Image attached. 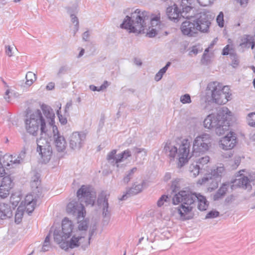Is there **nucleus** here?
I'll use <instances>...</instances> for the list:
<instances>
[{
  "instance_id": "nucleus-20",
  "label": "nucleus",
  "mask_w": 255,
  "mask_h": 255,
  "mask_svg": "<svg viewBox=\"0 0 255 255\" xmlns=\"http://www.w3.org/2000/svg\"><path fill=\"white\" fill-rule=\"evenodd\" d=\"M97 202L99 205L103 207V215L104 217H109L110 214L109 211L108 198L107 195L102 193L99 196Z\"/></svg>"
},
{
  "instance_id": "nucleus-13",
  "label": "nucleus",
  "mask_w": 255,
  "mask_h": 255,
  "mask_svg": "<svg viewBox=\"0 0 255 255\" xmlns=\"http://www.w3.org/2000/svg\"><path fill=\"white\" fill-rule=\"evenodd\" d=\"M117 150L113 149L110 152L107 156V160L108 163L114 166L117 164L118 167V163L123 161L125 159H127L128 157L131 156V153L129 149H127L122 152L121 153L116 154Z\"/></svg>"
},
{
  "instance_id": "nucleus-34",
  "label": "nucleus",
  "mask_w": 255,
  "mask_h": 255,
  "mask_svg": "<svg viewBox=\"0 0 255 255\" xmlns=\"http://www.w3.org/2000/svg\"><path fill=\"white\" fill-rule=\"evenodd\" d=\"M26 82L27 85L30 86L36 80L35 74L32 72H28L26 75Z\"/></svg>"
},
{
  "instance_id": "nucleus-17",
  "label": "nucleus",
  "mask_w": 255,
  "mask_h": 255,
  "mask_svg": "<svg viewBox=\"0 0 255 255\" xmlns=\"http://www.w3.org/2000/svg\"><path fill=\"white\" fill-rule=\"evenodd\" d=\"M233 132H230L220 140V146L224 150L232 149L236 143V137Z\"/></svg>"
},
{
  "instance_id": "nucleus-57",
  "label": "nucleus",
  "mask_w": 255,
  "mask_h": 255,
  "mask_svg": "<svg viewBox=\"0 0 255 255\" xmlns=\"http://www.w3.org/2000/svg\"><path fill=\"white\" fill-rule=\"evenodd\" d=\"M90 36L89 32L88 31H85L82 36L83 39L85 41H88Z\"/></svg>"
},
{
  "instance_id": "nucleus-44",
  "label": "nucleus",
  "mask_w": 255,
  "mask_h": 255,
  "mask_svg": "<svg viewBox=\"0 0 255 255\" xmlns=\"http://www.w3.org/2000/svg\"><path fill=\"white\" fill-rule=\"evenodd\" d=\"M220 213L216 210H212L210 211L206 216L205 219H213L219 217Z\"/></svg>"
},
{
  "instance_id": "nucleus-16",
  "label": "nucleus",
  "mask_w": 255,
  "mask_h": 255,
  "mask_svg": "<svg viewBox=\"0 0 255 255\" xmlns=\"http://www.w3.org/2000/svg\"><path fill=\"white\" fill-rule=\"evenodd\" d=\"M54 143L58 152L64 151L66 147L67 142L64 137L59 133L57 127L53 126Z\"/></svg>"
},
{
  "instance_id": "nucleus-49",
  "label": "nucleus",
  "mask_w": 255,
  "mask_h": 255,
  "mask_svg": "<svg viewBox=\"0 0 255 255\" xmlns=\"http://www.w3.org/2000/svg\"><path fill=\"white\" fill-rule=\"evenodd\" d=\"M201 62L202 64L205 65H207L210 63V58L206 53H204L201 60Z\"/></svg>"
},
{
  "instance_id": "nucleus-33",
  "label": "nucleus",
  "mask_w": 255,
  "mask_h": 255,
  "mask_svg": "<svg viewBox=\"0 0 255 255\" xmlns=\"http://www.w3.org/2000/svg\"><path fill=\"white\" fill-rule=\"evenodd\" d=\"M189 171L194 177H196L200 172H202L203 170H201V168L199 167L196 164H192L190 166Z\"/></svg>"
},
{
  "instance_id": "nucleus-63",
  "label": "nucleus",
  "mask_w": 255,
  "mask_h": 255,
  "mask_svg": "<svg viewBox=\"0 0 255 255\" xmlns=\"http://www.w3.org/2000/svg\"><path fill=\"white\" fill-rule=\"evenodd\" d=\"M237 0L238 1H239L241 5H242L243 6H245L248 2V0Z\"/></svg>"
},
{
  "instance_id": "nucleus-19",
  "label": "nucleus",
  "mask_w": 255,
  "mask_h": 255,
  "mask_svg": "<svg viewBox=\"0 0 255 255\" xmlns=\"http://www.w3.org/2000/svg\"><path fill=\"white\" fill-rule=\"evenodd\" d=\"M219 181H220V179L213 178L212 176H210V175H206L202 178L201 180H199V182H200L201 184L208 183V184H209L208 188V190L212 191L218 187V183Z\"/></svg>"
},
{
  "instance_id": "nucleus-61",
  "label": "nucleus",
  "mask_w": 255,
  "mask_h": 255,
  "mask_svg": "<svg viewBox=\"0 0 255 255\" xmlns=\"http://www.w3.org/2000/svg\"><path fill=\"white\" fill-rule=\"evenodd\" d=\"M90 89L91 90L93 91H101V90H100V87H97L94 85H90Z\"/></svg>"
},
{
  "instance_id": "nucleus-32",
  "label": "nucleus",
  "mask_w": 255,
  "mask_h": 255,
  "mask_svg": "<svg viewBox=\"0 0 255 255\" xmlns=\"http://www.w3.org/2000/svg\"><path fill=\"white\" fill-rule=\"evenodd\" d=\"M40 184V175L38 173H36L31 178V186L32 188L37 189Z\"/></svg>"
},
{
  "instance_id": "nucleus-46",
  "label": "nucleus",
  "mask_w": 255,
  "mask_h": 255,
  "mask_svg": "<svg viewBox=\"0 0 255 255\" xmlns=\"http://www.w3.org/2000/svg\"><path fill=\"white\" fill-rule=\"evenodd\" d=\"M35 204H36V203H32V204H25V206H23L24 207H25V209L26 210V211L28 214H30L33 211V210L35 208ZM22 206H22L21 207H22Z\"/></svg>"
},
{
  "instance_id": "nucleus-14",
  "label": "nucleus",
  "mask_w": 255,
  "mask_h": 255,
  "mask_svg": "<svg viewBox=\"0 0 255 255\" xmlns=\"http://www.w3.org/2000/svg\"><path fill=\"white\" fill-rule=\"evenodd\" d=\"M86 134L84 132H74L69 137V146L73 150H80L86 140Z\"/></svg>"
},
{
  "instance_id": "nucleus-36",
  "label": "nucleus",
  "mask_w": 255,
  "mask_h": 255,
  "mask_svg": "<svg viewBox=\"0 0 255 255\" xmlns=\"http://www.w3.org/2000/svg\"><path fill=\"white\" fill-rule=\"evenodd\" d=\"M35 203H36V201L34 200L33 196L31 194H28L25 196L24 200L21 202L20 206H25L26 204H32Z\"/></svg>"
},
{
  "instance_id": "nucleus-38",
  "label": "nucleus",
  "mask_w": 255,
  "mask_h": 255,
  "mask_svg": "<svg viewBox=\"0 0 255 255\" xmlns=\"http://www.w3.org/2000/svg\"><path fill=\"white\" fill-rule=\"evenodd\" d=\"M20 208L22 207L19 206L15 215V222L17 224H19L21 222L23 216L22 209H20Z\"/></svg>"
},
{
  "instance_id": "nucleus-12",
  "label": "nucleus",
  "mask_w": 255,
  "mask_h": 255,
  "mask_svg": "<svg viewBox=\"0 0 255 255\" xmlns=\"http://www.w3.org/2000/svg\"><path fill=\"white\" fill-rule=\"evenodd\" d=\"M212 138L210 134L205 133L196 137L193 141L191 157L198 156L208 151L211 146Z\"/></svg>"
},
{
  "instance_id": "nucleus-5",
  "label": "nucleus",
  "mask_w": 255,
  "mask_h": 255,
  "mask_svg": "<svg viewBox=\"0 0 255 255\" xmlns=\"http://www.w3.org/2000/svg\"><path fill=\"white\" fill-rule=\"evenodd\" d=\"M197 196V194L189 191H180L173 197L172 201L174 205L182 203L181 205L177 208L178 213L182 220H190L193 218L194 214L192 210Z\"/></svg>"
},
{
  "instance_id": "nucleus-26",
  "label": "nucleus",
  "mask_w": 255,
  "mask_h": 255,
  "mask_svg": "<svg viewBox=\"0 0 255 255\" xmlns=\"http://www.w3.org/2000/svg\"><path fill=\"white\" fill-rule=\"evenodd\" d=\"M196 200L198 202V208L201 211L206 210L208 204L205 197L201 195L198 194Z\"/></svg>"
},
{
  "instance_id": "nucleus-3",
  "label": "nucleus",
  "mask_w": 255,
  "mask_h": 255,
  "mask_svg": "<svg viewBox=\"0 0 255 255\" xmlns=\"http://www.w3.org/2000/svg\"><path fill=\"white\" fill-rule=\"evenodd\" d=\"M77 196L79 202L72 201L67 206V212L75 217L76 220L83 219L86 215V211L82 204L86 205H94L96 198L95 192L88 186L82 185L77 192Z\"/></svg>"
},
{
  "instance_id": "nucleus-23",
  "label": "nucleus",
  "mask_w": 255,
  "mask_h": 255,
  "mask_svg": "<svg viewBox=\"0 0 255 255\" xmlns=\"http://www.w3.org/2000/svg\"><path fill=\"white\" fill-rule=\"evenodd\" d=\"M230 184L229 183H225L222 184L220 188L213 196L214 201L219 200L224 197L228 191Z\"/></svg>"
},
{
  "instance_id": "nucleus-50",
  "label": "nucleus",
  "mask_w": 255,
  "mask_h": 255,
  "mask_svg": "<svg viewBox=\"0 0 255 255\" xmlns=\"http://www.w3.org/2000/svg\"><path fill=\"white\" fill-rule=\"evenodd\" d=\"M199 4L203 6H207L213 2L215 0H197Z\"/></svg>"
},
{
  "instance_id": "nucleus-15",
  "label": "nucleus",
  "mask_w": 255,
  "mask_h": 255,
  "mask_svg": "<svg viewBox=\"0 0 255 255\" xmlns=\"http://www.w3.org/2000/svg\"><path fill=\"white\" fill-rule=\"evenodd\" d=\"M25 156L26 150L25 149L22 150L17 158L14 159L13 158L15 157V156L13 157V155L5 154L3 156V164H4V166H7V167H9L10 165H14L16 166L17 165L22 163L24 161Z\"/></svg>"
},
{
  "instance_id": "nucleus-60",
  "label": "nucleus",
  "mask_w": 255,
  "mask_h": 255,
  "mask_svg": "<svg viewBox=\"0 0 255 255\" xmlns=\"http://www.w3.org/2000/svg\"><path fill=\"white\" fill-rule=\"evenodd\" d=\"M109 86V84L107 81H105L104 83L100 87V90L101 91L105 89Z\"/></svg>"
},
{
  "instance_id": "nucleus-52",
  "label": "nucleus",
  "mask_w": 255,
  "mask_h": 255,
  "mask_svg": "<svg viewBox=\"0 0 255 255\" xmlns=\"http://www.w3.org/2000/svg\"><path fill=\"white\" fill-rule=\"evenodd\" d=\"M222 54L223 55H227L230 54V56H231L233 53H232L231 52H230L229 45H227L223 48Z\"/></svg>"
},
{
  "instance_id": "nucleus-54",
  "label": "nucleus",
  "mask_w": 255,
  "mask_h": 255,
  "mask_svg": "<svg viewBox=\"0 0 255 255\" xmlns=\"http://www.w3.org/2000/svg\"><path fill=\"white\" fill-rule=\"evenodd\" d=\"M5 53L9 57H11L12 56V49L10 46L6 45L5 47Z\"/></svg>"
},
{
  "instance_id": "nucleus-10",
  "label": "nucleus",
  "mask_w": 255,
  "mask_h": 255,
  "mask_svg": "<svg viewBox=\"0 0 255 255\" xmlns=\"http://www.w3.org/2000/svg\"><path fill=\"white\" fill-rule=\"evenodd\" d=\"M13 183L10 175L3 176L0 185V198L4 199L9 195L10 190L12 188ZM12 216V211L7 204L0 201V219L4 220Z\"/></svg>"
},
{
  "instance_id": "nucleus-9",
  "label": "nucleus",
  "mask_w": 255,
  "mask_h": 255,
  "mask_svg": "<svg viewBox=\"0 0 255 255\" xmlns=\"http://www.w3.org/2000/svg\"><path fill=\"white\" fill-rule=\"evenodd\" d=\"M193 5L192 0H182L179 7L176 4L169 6L166 9V14L168 18L177 23L181 18V17L189 18Z\"/></svg>"
},
{
  "instance_id": "nucleus-37",
  "label": "nucleus",
  "mask_w": 255,
  "mask_h": 255,
  "mask_svg": "<svg viewBox=\"0 0 255 255\" xmlns=\"http://www.w3.org/2000/svg\"><path fill=\"white\" fill-rule=\"evenodd\" d=\"M137 170L136 167H133L131 169H130L128 173L124 177L123 179V181L125 183H128L132 178L133 173Z\"/></svg>"
},
{
  "instance_id": "nucleus-29",
  "label": "nucleus",
  "mask_w": 255,
  "mask_h": 255,
  "mask_svg": "<svg viewBox=\"0 0 255 255\" xmlns=\"http://www.w3.org/2000/svg\"><path fill=\"white\" fill-rule=\"evenodd\" d=\"M224 170L223 166L217 167L216 169L212 170L211 173L208 175H210V176H212L213 178L220 180Z\"/></svg>"
},
{
  "instance_id": "nucleus-6",
  "label": "nucleus",
  "mask_w": 255,
  "mask_h": 255,
  "mask_svg": "<svg viewBox=\"0 0 255 255\" xmlns=\"http://www.w3.org/2000/svg\"><path fill=\"white\" fill-rule=\"evenodd\" d=\"M182 23L181 30L185 35L194 36L198 31L207 32L211 24V17L206 13H200L194 19L187 18Z\"/></svg>"
},
{
  "instance_id": "nucleus-21",
  "label": "nucleus",
  "mask_w": 255,
  "mask_h": 255,
  "mask_svg": "<svg viewBox=\"0 0 255 255\" xmlns=\"http://www.w3.org/2000/svg\"><path fill=\"white\" fill-rule=\"evenodd\" d=\"M143 182L142 184H136L134 183L132 186L126 192V194H124L121 198L120 200H125L128 197L135 195L142 191Z\"/></svg>"
},
{
  "instance_id": "nucleus-43",
  "label": "nucleus",
  "mask_w": 255,
  "mask_h": 255,
  "mask_svg": "<svg viewBox=\"0 0 255 255\" xmlns=\"http://www.w3.org/2000/svg\"><path fill=\"white\" fill-rule=\"evenodd\" d=\"M180 102L183 104H190L191 103V97L189 94H186L180 97Z\"/></svg>"
},
{
  "instance_id": "nucleus-39",
  "label": "nucleus",
  "mask_w": 255,
  "mask_h": 255,
  "mask_svg": "<svg viewBox=\"0 0 255 255\" xmlns=\"http://www.w3.org/2000/svg\"><path fill=\"white\" fill-rule=\"evenodd\" d=\"M248 124L251 127H255V112L248 114L247 117Z\"/></svg>"
},
{
  "instance_id": "nucleus-40",
  "label": "nucleus",
  "mask_w": 255,
  "mask_h": 255,
  "mask_svg": "<svg viewBox=\"0 0 255 255\" xmlns=\"http://www.w3.org/2000/svg\"><path fill=\"white\" fill-rule=\"evenodd\" d=\"M159 29L158 28L151 26L149 27V31L147 32V35L149 37H154L157 34Z\"/></svg>"
},
{
  "instance_id": "nucleus-59",
  "label": "nucleus",
  "mask_w": 255,
  "mask_h": 255,
  "mask_svg": "<svg viewBox=\"0 0 255 255\" xmlns=\"http://www.w3.org/2000/svg\"><path fill=\"white\" fill-rule=\"evenodd\" d=\"M9 93H10L9 90H7L6 91L5 93V95H4V98L8 102H9L10 101V97L9 95Z\"/></svg>"
},
{
  "instance_id": "nucleus-25",
  "label": "nucleus",
  "mask_w": 255,
  "mask_h": 255,
  "mask_svg": "<svg viewBox=\"0 0 255 255\" xmlns=\"http://www.w3.org/2000/svg\"><path fill=\"white\" fill-rule=\"evenodd\" d=\"M41 108L44 115L47 119H49V124L53 127L54 126L55 115L52 110L49 107L44 105L42 106Z\"/></svg>"
},
{
  "instance_id": "nucleus-4",
  "label": "nucleus",
  "mask_w": 255,
  "mask_h": 255,
  "mask_svg": "<svg viewBox=\"0 0 255 255\" xmlns=\"http://www.w3.org/2000/svg\"><path fill=\"white\" fill-rule=\"evenodd\" d=\"M232 113L225 107L220 108L216 114L208 115L204 121V126L209 129L215 128L218 135L225 133L229 130Z\"/></svg>"
},
{
  "instance_id": "nucleus-28",
  "label": "nucleus",
  "mask_w": 255,
  "mask_h": 255,
  "mask_svg": "<svg viewBox=\"0 0 255 255\" xmlns=\"http://www.w3.org/2000/svg\"><path fill=\"white\" fill-rule=\"evenodd\" d=\"M36 143L37 145V151L51 146L48 139L42 137L38 138Z\"/></svg>"
},
{
  "instance_id": "nucleus-41",
  "label": "nucleus",
  "mask_w": 255,
  "mask_h": 255,
  "mask_svg": "<svg viewBox=\"0 0 255 255\" xmlns=\"http://www.w3.org/2000/svg\"><path fill=\"white\" fill-rule=\"evenodd\" d=\"M216 21L218 25L220 27H223L224 26V13L222 11L220 12L216 18Z\"/></svg>"
},
{
  "instance_id": "nucleus-62",
  "label": "nucleus",
  "mask_w": 255,
  "mask_h": 255,
  "mask_svg": "<svg viewBox=\"0 0 255 255\" xmlns=\"http://www.w3.org/2000/svg\"><path fill=\"white\" fill-rule=\"evenodd\" d=\"M72 105V101H70L69 102L67 103V104L66 105V106H65V113H66L67 112V110L70 107H71Z\"/></svg>"
},
{
  "instance_id": "nucleus-8",
  "label": "nucleus",
  "mask_w": 255,
  "mask_h": 255,
  "mask_svg": "<svg viewBox=\"0 0 255 255\" xmlns=\"http://www.w3.org/2000/svg\"><path fill=\"white\" fill-rule=\"evenodd\" d=\"M25 128L27 132L33 135H37L40 129L41 133H46V122L39 110L32 114H27L25 119Z\"/></svg>"
},
{
  "instance_id": "nucleus-53",
  "label": "nucleus",
  "mask_w": 255,
  "mask_h": 255,
  "mask_svg": "<svg viewBox=\"0 0 255 255\" xmlns=\"http://www.w3.org/2000/svg\"><path fill=\"white\" fill-rule=\"evenodd\" d=\"M231 56L232 59V64L234 65H238L239 63V60L237 55L233 53Z\"/></svg>"
},
{
  "instance_id": "nucleus-35",
  "label": "nucleus",
  "mask_w": 255,
  "mask_h": 255,
  "mask_svg": "<svg viewBox=\"0 0 255 255\" xmlns=\"http://www.w3.org/2000/svg\"><path fill=\"white\" fill-rule=\"evenodd\" d=\"M252 37L248 36L244 39V41L240 44V46L242 47H250L251 46V48L253 49L255 47V43L253 41H251Z\"/></svg>"
},
{
  "instance_id": "nucleus-24",
  "label": "nucleus",
  "mask_w": 255,
  "mask_h": 255,
  "mask_svg": "<svg viewBox=\"0 0 255 255\" xmlns=\"http://www.w3.org/2000/svg\"><path fill=\"white\" fill-rule=\"evenodd\" d=\"M37 151L41 155L43 162L46 163L49 162L52 153V147L51 146L42 148L41 150H39Z\"/></svg>"
},
{
  "instance_id": "nucleus-48",
  "label": "nucleus",
  "mask_w": 255,
  "mask_h": 255,
  "mask_svg": "<svg viewBox=\"0 0 255 255\" xmlns=\"http://www.w3.org/2000/svg\"><path fill=\"white\" fill-rule=\"evenodd\" d=\"M68 70V67L66 66H61L57 73V76L58 77H61L62 75L65 74Z\"/></svg>"
},
{
  "instance_id": "nucleus-1",
  "label": "nucleus",
  "mask_w": 255,
  "mask_h": 255,
  "mask_svg": "<svg viewBox=\"0 0 255 255\" xmlns=\"http://www.w3.org/2000/svg\"><path fill=\"white\" fill-rule=\"evenodd\" d=\"M149 20L151 27L160 29V13L152 14L150 16L149 12L136 9L131 12L130 16H126L121 24V27L129 30L130 33H144V30L146 27L147 21L148 22Z\"/></svg>"
},
{
  "instance_id": "nucleus-58",
  "label": "nucleus",
  "mask_w": 255,
  "mask_h": 255,
  "mask_svg": "<svg viewBox=\"0 0 255 255\" xmlns=\"http://www.w3.org/2000/svg\"><path fill=\"white\" fill-rule=\"evenodd\" d=\"M55 84L53 82H49L46 86V89L48 90H51L54 88Z\"/></svg>"
},
{
  "instance_id": "nucleus-47",
  "label": "nucleus",
  "mask_w": 255,
  "mask_h": 255,
  "mask_svg": "<svg viewBox=\"0 0 255 255\" xmlns=\"http://www.w3.org/2000/svg\"><path fill=\"white\" fill-rule=\"evenodd\" d=\"M60 109H61V107H60L59 109L58 110H57V114L58 117L59 122H60V123L62 125H64L67 123V120L66 118L63 117L61 114H60Z\"/></svg>"
},
{
  "instance_id": "nucleus-56",
  "label": "nucleus",
  "mask_w": 255,
  "mask_h": 255,
  "mask_svg": "<svg viewBox=\"0 0 255 255\" xmlns=\"http://www.w3.org/2000/svg\"><path fill=\"white\" fill-rule=\"evenodd\" d=\"M50 242L46 243L44 242L43 245L42 247V251L43 252H46L48 250V248L49 247Z\"/></svg>"
},
{
  "instance_id": "nucleus-30",
  "label": "nucleus",
  "mask_w": 255,
  "mask_h": 255,
  "mask_svg": "<svg viewBox=\"0 0 255 255\" xmlns=\"http://www.w3.org/2000/svg\"><path fill=\"white\" fill-rule=\"evenodd\" d=\"M77 8L75 7V10L73 11H71L70 8H68V12L70 14V17L71 18V21L73 23H75L74 27V34L78 30L79 27V21L78 18L75 16L74 13L72 12H75L76 11Z\"/></svg>"
},
{
  "instance_id": "nucleus-64",
  "label": "nucleus",
  "mask_w": 255,
  "mask_h": 255,
  "mask_svg": "<svg viewBox=\"0 0 255 255\" xmlns=\"http://www.w3.org/2000/svg\"><path fill=\"white\" fill-rule=\"evenodd\" d=\"M190 52L196 55L198 53V50L196 47H193Z\"/></svg>"
},
{
  "instance_id": "nucleus-7",
  "label": "nucleus",
  "mask_w": 255,
  "mask_h": 255,
  "mask_svg": "<svg viewBox=\"0 0 255 255\" xmlns=\"http://www.w3.org/2000/svg\"><path fill=\"white\" fill-rule=\"evenodd\" d=\"M190 142L188 139H184L181 144L174 145L171 143L167 142L164 147L165 153L171 160L176 156L178 159L177 167L181 168L191 158L190 153Z\"/></svg>"
},
{
  "instance_id": "nucleus-2",
  "label": "nucleus",
  "mask_w": 255,
  "mask_h": 255,
  "mask_svg": "<svg viewBox=\"0 0 255 255\" xmlns=\"http://www.w3.org/2000/svg\"><path fill=\"white\" fill-rule=\"evenodd\" d=\"M61 228V230L60 228L55 229L53 236L54 241L61 244L60 247L62 249L67 251L69 249H72L81 246L85 250L90 245V242L85 240V237L77 233L67 241L71 237L73 229V223L68 218H65L62 220Z\"/></svg>"
},
{
  "instance_id": "nucleus-55",
  "label": "nucleus",
  "mask_w": 255,
  "mask_h": 255,
  "mask_svg": "<svg viewBox=\"0 0 255 255\" xmlns=\"http://www.w3.org/2000/svg\"><path fill=\"white\" fill-rule=\"evenodd\" d=\"M94 232H95L94 229H92V230H90L88 235H87V236L85 237V240H87L90 243V240L94 233Z\"/></svg>"
},
{
  "instance_id": "nucleus-22",
  "label": "nucleus",
  "mask_w": 255,
  "mask_h": 255,
  "mask_svg": "<svg viewBox=\"0 0 255 255\" xmlns=\"http://www.w3.org/2000/svg\"><path fill=\"white\" fill-rule=\"evenodd\" d=\"M77 221L78 225L76 233L85 237L87 235V230L89 224V219L84 218L83 219L77 220Z\"/></svg>"
},
{
  "instance_id": "nucleus-51",
  "label": "nucleus",
  "mask_w": 255,
  "mask_h": 255,
  "mask_svg": "<svg viewBox=\"0 0 255 255\" xmlns=\"http://www.w3.org/2000/svg\"><path fill=\"white\" fill-rule=\"evenodd\" d=\"M168 198V196L165 195H162L157 201V206L161 207L163 205L164 202L166 201V199Z\"/></svg>"
},
{
  "instance_id": "nucleus-11",
  "label": "nucleus",
  "mask_w": 255,
  "mask_h": 255,
  "mask_svg": "<svg viewBox=\"0 0 255 255\" xmlns=\"http://www.w3.org/2000/svg\"><path fill=\"white\" fill-rule=\"evenodd\" d=\"M207 90L211 93L213 101L219 105L227 103L230 98L228 86H223L218 82H213L208 84Z\"/></svg>"
},
{
  "instance_id": "nucleus-31",
  "label": "nucleus",
  "mask_w": 255,
  "mask_h": 255,
  "mask_svg": "<svg viewBox=\"0 0 255 255\" xmlns=\"http://www.w3.org/2000/svg\"><path fill=\"white\" fill-rule=\"evenodd\" d=\"M171 62H168L166 64L165 66L161 68L155 75L154 79L156 81L160 80L163 75V74L166 72L169 67L171 65Z\"/></svg>"
},
{
  "instance_id": "nucleus-42",
  "label": "nucleus",
  "mask_w": 255,
  "mask_h": 255,
  "mask_svg": "<svg viewBox=\"0 0 255 255\" xmlns=\"http://www.w3.org/2000/svg\"><path fill=\"white\" fill-rule=\"evenodd\" d=\"M180 179H176L174 180L171 184V189L172 190L173 192H176L180 189V184H179Z\"/></svg>"
},
{
  "instance_id": "nucleus-27",
  "label": "nucleus",
  "mask_w": 255,
  "mask_h": 255,
  "mask_svg": "<svg viewBox=\"0 0 255 255\" xmlns=\"http://www.w3.org/2000/svg\"><path fill=\"white\" fill-rule=\"evenodd\" d=\"M209 157L208 156H205L198 159L196 164L201 168V170L206 171L207 170V168L208 167L207 164L209 162Z\"/></svg>"
},
{
  "instance_id": "nucleus-45",
  "label": "nucleus",
  "mask_w": 255,
  "mask_h": 255,
  "mask_svg": "<svg viewBox=\"0 0 255 255\" xmlns=\"http://www.w3.org/2000/svg\"><path fill=\"white\" fill-rule=\"evenodd\" d=\"M241 159L240 157H236L234 161H231L230 165L231 166L232 169H236L240 165Z\"/></svg>"
},
{
  "instance_id": "nucleus-18",
  "label": "nucleus",
  "mask_w": 255,
  "mask_h": 255,
  "mask_svg": "<svg viewBox=\"0 0 255 255\" xmlns=\"http://www.w3.org/2000/svg\"><path fill=\"white\" fill-rule=\"evenodd\" d=\"M239 178L236 179L233 182V186H237L248 191L251 190L252 186L251 183H254L255 181L249 178L248 176L243 175L242 174L238 176Z\"/></svg>"
}]
</instances>
